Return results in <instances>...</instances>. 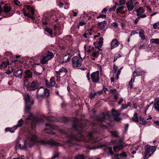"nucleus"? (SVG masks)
<instances>
[{"instance_id":"obj_1","label":"nucleus","mask_w":159,"mask_h":159,"mask_svg":"<svg viewBox=\"0 0 159 159\" xmlns=\"http://www.w3.org/2000/svg\"><path fill=\"white\" fill-rule=\"evenodd\" d=\"M26 139L24 141V144L21 145L19 143L20 138L18 137L16 140V146L18 148L22 149H26L28 147H31L38 142L40 143L43 144L48 143V142L42 139H38L36 134L34 131L29 132L26 136Z\"/></svg>"},{"instance_id":"obj_2","label":"nucleus","mask_w":159,"mask_h":159,"mask_svg":"<svg viewBox=\"0 0 159 159\" xmlns=\"http://www.w3.org/2000/svg\"><path fill=\"white\" fill-rule=\"evenodd\" d=\"M156 150L155 146H151L148 144L146 145L144 148L143 159H148L151 156Z\"/></svg>"},{"instance_id":"obj_3","label":"nucleus","mask_w":159,"mask_h":159,"mask_svg":"<svg viewBox=\"0 0 159 159\" xmlns=\"http://www.w3.org/2000/svg\"><path fill=\"white\" fill-rule=\"evenodd\" d=\"M60 132L63 134H66L69 139L67 140L68 144L69 146H72L74 144V141H79V139L77 138L75 135L72 134H66V131L63 129H61L60 130Z\"/></svg>"},{"instance_id":"obj_4","label":"nucleus","mask_w":159,"mask_h":159,"mask_svg":"<svg viewBox=\"0 0 159 159\" xmlns=\"http://www.w3.org/2000/svg\"><path fill=\"white\" fill-rule=\"evenodd\" d=\"M24 97L25 104V112L29 113L31 106L33 104L34 102L33 101H31L30 96L28 94H25Z\"/></svg>"},{"instance_id":"obj_5","label":"nucleus","mask_w":159,"mask_h":159,"mask_svg":"<svg viewBox=\"0 0 159 159\" xmlns=\"http://www.w3.org/2000/svg\"><path fill=\"white\" fill-rule=\"evenodd\" d=\"M49 95V90L46 89H45L41 87L39 88L37 91V97L39 99L44 97H48Z\"/></svg>"},{"instance_id":"obj_6","label":"nucleus","mask_w":159,"mask_h":159,"mask_svg":"<svg viewBox=\"0 0 159 159\" xmlns=\"http://www.w3.org/2000/svg\"><path fill=\"white\" fill-rule=\"evenodd\" d=\"M27 89L28 90L33 91L38 88L39 84L37 81H33L31 82H29L27 84H24Z\"/></svg>"},{"instance_id":"obj_7","label":"nucleus","mask_w":159,"mask_h":159,"mask_svg":"<svg viewBox=\"0 0 159 159\" xmlns=\"http://www.w3.org/2000/svg\"><path fill=\"white\" fill-rule=\"evenodd\" d=\"M83 60L77 56H75L72 59L73 66L74 67H80Z\"/></svg>"},{"instance_id":"obj_8","label":"nucleus","mask_w":159,"mask_h":159,"mask_svg":"<svg viewBox=\"0 0 159 159\" xmlns=\"http://www.w3.org/2000/svg\"><path fill=\"white\" fill-rule=\"evenodd\" d=\"M73 128L77 131H80L83 128L82 124L80 123L78 119L75 118L74 119L72 125Z\"/></svg>"},{"instance_id":"obj_9","label":"nucleus","mask_w":159,"mask_h":159,"mask_svg":"<svg viewBox=\"0 0 159 159\" xmlns=\"http://www.w3.org/2000/svg\"><path fill=\"white\" fill-rule=\"evenodd\" d=\"M32 75V73L29 70H25L23 75L24 84L25 85L26 82L29 81L28 79L31 78Z\"/></svg>"},{"instance_id":"obj_10","label":"nucleus","mask_w":159,"mask_h":159,"mask_svg":"<svg viewBox=\"0 0 159 159\" xmlns=\"http://www.w3.org/2000/svg\"><path fill=\"white\" fill-rule=\"evenodd\" d=\"M56 76L57 77L61 78L64 76L67 72V70L65 68L62 67L58 71H55Z\"/></svg>"},{"instance_id":"obj_11","label":"nucleus","mask_w":159,"mask_h":159,"mask_svg":"<svg viewBox=\"0 0 159 159\" xmlns=\"http://www.w3.org/2000/svg\"><path fill=\"white\" fill-rule=\"evenodd\" d=\"M91 77L93 83H100L98 71L93 72L91 75Z\"/></svg>"},{"instance_id":"obj_12","label":"nucleus","mask_w":159,"mask_h":159,"mask_svg":"<svg viewBox=\"0 0 159 159\" xmlns=\"http://www.w3.org/2000/svg\"><path fill=\"white\" fill-rule=\"evenodd\" d=\"M46 128L45 129V132L49 134H54L52 130L55 129L56 126L54 125L51 123H46L45 124Z\"/></svg>"},{"instance_id":"obj_13","label":"nucleus","mask_w":159,"mask_h":159,"mask_svg":"<svg viewBox=\"0 0 159 159\" xmlns=\"http://www.w3.org/2000/svg\"><path fill=\"white\" fill-rule=\"evenodd\" d=\"M112 116L114 117V119L117 121H120L121 120V118L119 117L121 115L120 111L112 109L111 111Z\"/></svg>"},{"instance_id":"obj_14","label":"nucleus","mask_w":159,"mask_h":159,"mask_svg":"<svg viewBox=\"0 0 159 159\" xmlns=\"http://www.w3.org/2000/svg\"><path fill=\"white\" fill-rule=\"evenodd\" d=\"M145 10L142 7H139L136 11V12L137 13V15L138 16L141 18H145L147 16L145 14H143V13L145 12Z\"/></svg>"},{"instance_id":"obj_15","label":"nucleus","mask_w":159,"mask_h":159,"mask_svg":"<svg viewBox=\"0 0 159 159\" xmlns=\"http://www.w3.org/2000/svg\"><path fill=\"white\" fill-rule=\"evenodd\" d=\"M45 84L48 88H51L53 87L55 84L54 78V77H51L49 81L46 80Z\"/></svg>"},{"instance_id":"obj_16","label":"nucleus","mask_w":159,"mask_h":159,"mask_svg":"<svg viewBox=\"0 0 159 159\" xmlns=\"http://www.w3.org/2000/svg\"><path fill=\"white\" fill-rule=\"evenodd\" d=\"M27 119L32 120V122H34V121H35L36 123L39 122H40V120H41L40 121H43V120L42 119H39L38 118L34 117L33 116V115L32 114H31L27 118Z\"/></svg>"},{"instance_id":"obj_17","label":"nucleus","mask_w":159,"mask_h":159,"mask_svg":"<svg viewBox=\"0 0 159 159\" xmlns=\"http://www.w3.org/2000/svg\"><path fill=\"white\" fill-rule=\"evenodd\" d=\"M119 44V43L118 41L116 39H113L111 43V49H112L118 46Z\"/></svg>"},{"instance_id":"obj_18","label":"nucleus","mask_w":159,"mask_h":159,"mask_svg":"<svg viewBox=\"0 0 159 159\" xmlns=\"http://www.w3.org/2000/svg\"><path fill=\"white\" fill-rule=\"evenodd\" d=\"M13 73L14 75L19 78H21L22 77L23 72L20 69L18 70H13Z\"/></svg>"},{"instance_id":"obj_19","label":"nucleus","mask_w":159,"mask_h":159,"mask_svg":"<svg viewBox=\"0 0 159 159\" xmlns=\"http://www.w3.org/2000/svg\"><path fill=\"white\" fill-rule=\"evenodd\" d=\"M97 120L100 122L103 121L105 119V115L104 113H102L96 117Z\"/></svg>"},{"instance_id":"obj_20","label":"nucleus","mask_w":159,"mask_h":159,"mask_svg":"<svg viewBox=\"0 0 159 159\" xmlns=\"http://www.w3.org/2000/svg\"><path fill=\"white\" fill-rule=\"evenodd\" d=\"M44 55L47 57V59L49 60H50L52 59L54 57V55L53 53L49 51H47L45 52Z\"/></svg>"},{"instance_id":"obj_21","label":"nucleus","mask_w":159,"mask_h":159,"mask_svg":"<svg viewBox=\"0 0 159 159\" xmlns=\"http://www.w3.org/2000/svg\"><path fill=\"white\" fill-rule=\"evenodd\" d=\"M98 25L100 30H102L106 25V22L105 20L99 22L98 23Z\"/></svg>"},{"instance_id":"obj_22","label":"nucleus","mask_w":159,"mask_h":159,"mask_svg":"<svg viewBox=\"0 0 159 159\" xmlns=\"http://www.w3.org/2000/svg\"><path fill=\"white\" fill-rule=\"evenodd\" d=\"M103 39L102 37L100 38L99 41L98 43V46H95V48L98 49L99 50L102 51V50L99 48H101L103 44Z\"/></svg>"},{"instance_id":"obj_23","label":"nucleus","mask_w":159,"mask_h":159,"mask_svg":"<svg viewBox=\"0 0 159 159\" xmlns=\"http://www.w3.org/2000/svg\"><path fill=\"white\" fill-rule=\"evenodd\" d=\"M49 60L44 54L40 58V62L42 64H46Z\"/></svg>"},{"instance_id":"obj_24","label":"nucleus","mask_w":159,"mask_h":159,"mask_svg":"<svg viewBox=\"0 0 159 159\" xmlns=\"http://www.w3.org/2000/svg\"><path fill=\"white\" fill-rule=\"evenodd\" d=\"M154 103L155 108L159 111V98L155 99Z\"/></svg>"},{"instance_id":"obj_25","label":"nucleus","mask_w":159,"mask_h":159,"mask_svg":"<svg viewBox=\"0 0 159 159\" xmlns=\"http://www.w3.org/2000/svg\"><path fill=\"white\" fill-rule=\"evenodd\" d=\"M127 8L128 10L129 11H131L134 8L133 4L132 2H128L126 3Z\"/></svg>"},{"instance_id":"obj_26","label":"nucleus","mask_w":159,"mask_h":159,"mask_svg":"<svg viewBox=\"0 0 159 159\" xmlns=\"http://www.w3.org/2000/svg\"><path fill=\"white\" fill-rule=\"evenodd\" d=\"M25 6L26 7V8L28 10L29 12L31 14V15L32 16L34 14V10L33 8L30 7V6L25 5Z\"/></svg>"},{"instance_id":"obj_27","label":"nucleus","mask_w":159,"mask_h":159,"mask_svg":"<svg viewBox=\"0 0 159 159\" xmlns=\"http://www.w3.org/2000/svg\"><path fill=\"white\" fill-rule=\"evenodd\" d=\"M9 64V62L8 61L3 62L0 65V69H3L5 68Z\"/></svg>"},{"instance_id":"obj_28","label":"nucleus","mask_w":159,"mask_h":159,"mask_svg":"<svg viewBox=\"0 0 159 159\" xmlns=\"http://www.w3.org/2000/svg\"><path fill=\"white\" fill-rule=\"evenodd\" d=\"M23 124V120L22 119H21L18 122L17 124L14 126V127L15 128V129H17V127H21Z\"/></svg>"},{"instance_id":"obj_29","label":"nucleus","mask_w":159,"mask_h":159,"mask_svg":"<svg viewBox=\"0 0 159 159\" xmlns=\"http://www.w3.org/2000/svg\"><path fill=\"white\" fill-rule=\"evenodd\" d=\"M139 37L142 40L145 39V37L144 34V32L142 30H140L139 32Z\"/></svg>"},{"instance_id":"obj_30","label":"nucleus","mask_w":159,"mask_h":159,"mask_svg":"<svg viewBox=\"0 0 159 159\" xmlns=\"http://www.w3.org/2000/svg\"><path fill=\"white\" fill-rule=\"evenodd\" d=\"M123 147L120 145L117 146H114L113 147L114 150L115 152H117L119 151L120 150H122L123 149Z\"/></svg>"},{"instance_id":"obj_31","label":"nucleus","mask_w":159,"mask_h":159,"mask_svg":"<svg viewBox=\"0 0 159 159\" xmlns=\"http://www.w3.org/2000/svg\"><path fill=\"white\" fill-rule=\"evenodd\" d=\"M75 159H86L85 156L83 154H79L75 157Z\"/></svg>"},{"instance_id":"obj_32","label":"nucleus","mask_w":159,"mask_h":159,"mask_svg":"<svg viewBox=\"0 0 159 159\" xmlns=\"http://www.w3.org/2000/svg\"><path fill=\"white\" fill-rule=\"evenodd\" d=\"M11 10V8L7 7V6H4L3 7V12L4 13H8Z\"/></svg>"},{"instance_id":"obj_33","label":"nucleus","mask_w":159,"mask_h":159,"mask_svg":"<svg viewBox=\"0 0 159 159\" xmlns=\"http://www.w3.org/2000/svg\"><path fill=\"white\" fill-rule=\"evenodd\" d=\"M132 120L135 122H138L139 121L137 117V114L136 113H135L133 117L132 118Z\"/></svg>"},{"instance_id":"obj_34","label":"nucleus","mask_w":159,"mask_h":159,"mask_svg":"<svg viewBox=\"0 0 159 159\" xmlns=\"http://www.w3.org/2000/svg\"><path fill=\"white\" fill-rule=\"evenodd\" d=\"M70 57L69 55H65L63 57L64 61L65 62H68L70 60Z\"/></svg>"},{"instance_id":"obj_35","label":"nucleus","mask_w":159,"mask_h":159,"mask_svg":"<svg viewBox=\"0 0 159 159\" xmlns=\"http://www.w3.org/2000/svg\"><path fill=\"white\" fill-rule=\"evenodd\" d=\"M22 12H23V14L25 16H27L28 17H30V18H31L32 19H33L34 18V16H32L31 14L28 13H26V12H25V11L24 9H23L22 10Z\"/></svg>"},{"instance_id":"obj_36","label":"nucleus","mask_w":159,"mask_h":159,"mask_svg":"<svg viewBox=\"0 0 159 159\" xmlns=\"http://www.w3.org/2000/svg\"><path fill=\"white\" fill-rule=\"evenodd\" d=\"M150 42L152 43L159 44V40L158 39H152L150 40Z\"/></svg>"},{"instance_id":"obj_37","label":"nucleus","mask_w":159,"mask_h":159,"mask_svg":"<svg viewBox=\"0 0 159 159\" xmlns=\"http://www.w3.org/2000/svg\"><path fill=\"white\" fill-rule=\"evenodd\" d=\"M133 77L132 78V80H133V82H134L135 79L136 77H137V76H140V74H138L135 71H134L133 72Z\"/></svg>"},{"instance_id":"obj_38","label":"nucleus","mask_w":159,"mask_h":159,"mask_svg":"<svg viewBox=\"0 0 159 159\" xmlns=\"http://www.w3.org/2000/svg\"><path fill=\"white\" fill-rule=\"evenodd\" d=\"M94 132L93 131L89 133L88 134V137L90 140H92L93 139V135H94Z\"/></svg>"},{"instance_id":"obj_39","label":"nucleus","mask_w":159,"mask_h":159,"mask_svg":"<svg viewBox=\"0 0 159 159\" xmlns=\"http://www.w3.org/2000/svg\"><path fill=\"white\" fill-rule=\"evenodd\" d=\"M107 152L109 153L110 155H112L113 154V152L112 150V148L111 147H108L107 149Z\"/></svg>"},{"instance_id":"obj_40","label":"nucleus","mask_w":159,"mask_h":159,"mask_svg":"<svg viewBox=\"0 0 159 159\" xmlns=\"http://www.w3.org/2000/svg\"><path fill=\"white\" fill-rule=\"evenodd\" d=\"M46 119L48 120H50V121H55L56 119L52 116H47L46 117Z\"/></svg>"},{"instance_id":"obj_41","label":"nucleus","mask_w":159,"mask_h":159,"mask_svg":"<svg viewBox=\"0 0 159 159\" xmlns=\"http://www.w3.org/2000/svg\"><path fill=\"white\" fill-rule=\"evenodd\" d=\"M45 30L49 33L50 35H52V32L51 29L48 28H47L45 29Z\"/></svg>"},{"instance_id":"obj_42","label":"nucleus","mask_w":159,"mask_h":159,"mask_svg":"<svg viewBox=\"0 0 159 159\" xmlns=\"http://www.w3.org/2000/svg\"><path fill=\"white\" fill-rule=\"evenodd\" d=\"M99 53L98 52H93L92 55L95 58H97Z\"/></svg>"},{"instance_id":"obj_43","label":"nucleus","mask_w":159,"mask_h":159,"mask_svg":"<svg viewBox=\"0 0 159 159\" xmlns=\"http://www.w3.org/2000/svg\"><path fill=\"white\" fill-rule=\"evenodd\" d=\"M153 26L154 29H159V22L154 23Z\"/></svg>"},{"instance_id":"obj_44","label":"nucleus","mask_w":159,"mask_h":159,"mask_svg":"<svg viewBox=\"0 0 159 159\" xmlns=\"http://www.w3.org/2000/svg\"><path fill=\"white\" fill-rule=\"evenodd\" d=\"M51 144H52L54 146H59L60 144L57 143L56 142L53 140V139L51 140V143H50Z\"/></svg>"},{"instance_id":"obj_45","label":"nucleus","mask_w":159,"mask_h":159,"mask_svg":"<svg viewBox=\"0 0 159 159\" xmlns=\"http://www.w3.org/2000/svg\"><path fill=\"white\" fill-rule=\"evenodd\" d=\"M119 155L121 157H125L127 156V155L125 152H123Z\"/></svg>"},{"instance_id":"obj_46","label":"nucleus","mask_w":159,"mask_h":159,"mask_svg":"<svg viewBox=\"0 0 159 159\" xmlns=\"http://www.w3.org/2000/svg\"><path fill=\"white\" fill-rule=\"evenodd\" d=\"M59 156V153H56L55 154L53 157H52V159H58V157Z\"/></svg>"},{"instance_id":"obj_47","label":"nucleus","mask_w":159,"mask_h":159,"mask_svg":"<svg viewBox=\"0 0 159 159\" xmlns=\"http://www.w3.org/2000/svg\"><path fill=\"white\" fill-rule=\"evenodd\" d=\"M113 72L114 73H116L118 67H117L115 65H114L113 66Z\"/></svg>"},{"instance_id":"obj_48","label":"nucleus","mask_w":159,"mask_h":159,"mask_svg":"<svg viewBox=\"0 0 159 159\" xmlns=\"http://www.w3.org/2000/svg\"><path fill=\"white\" fill-rule=\"evenodd\" d=\"M127 107L126 105L125 104H122V105L121 107V110H120V111L121 110H124Z\"/></svg>"},{"instance_id":"obj_49","label":"nucleus","mask_w":159,"mask_h":159,"mask_svg":"<svg viewBox=\"0 0 159 159\" xmlns=\"http://www.w3.org/2000/svg\"><path fill=\"white\" fill-rule=\"evenodd\" d=\"M121 57V56H120V55L117 54V55H116V56H115V57H114L113 62H115L118 58H119Z\"/></svg>"},{"instance_id":"obj_50","label":"nucleus","mask_w":159,"mask_h":159,"mask_svg":"<svg viewBox=\"0 0 159 159\" xmlns=\"http://www.w3.org/2000/svg\"><path fill=\"white\" fill-rule=\"evenodd\" d=\"M133 80H132V79H131L130 81L129 82V88L131 89H132L133 88Z\"/></svg>"},{"instance_id":"obj_51","label":"nucleus","mask_w":159,"mask_h":159,"mask_svg":"<svg viewBox=\"0 0 159 159\" xmlns=\"http://www.w3.org/2000/svg\"><path fill=\"white\" fill-rule=\"evenodd\" d=\"M124 8L126 9V7L123 6H120L118 7L116 10V11L122 10Z\"/></svg>"},{"instance_id":"obj_52","label":"nucleus","mask_w":159,"mask_h":159,"mask_svg":"<svg viewBox=\"0 0 159 159\" xmlns=\"http://www.w3.org/2000/svg\"><path fill=\"white\" fill-rule=\"evenodd\" d=\"M140 120L142 121V125H145L146 124L147 122H146V121L145 120L144 118L143 117H141L140 118Z\"/></svg>"},{"instance_id":"obj_53","label":"nucleus","mask_w":159,"mask_h":159,"mask_svg":"<svg viewBox=\"0 0 159 159\" xmlns=\"http://www.w3.org/2000/svg\"><path fill=\"white\" fill-rule=\"evenodd\" d=\"M126 2V1L125 0H120L119 1L120 5H121L125 4Z\"/></svg>"},{"instance_id":"obj_54","label":"nucleus","mask_w":159,"mask_h":159,"mask_svg":"<svg viewBox=\"0 0 159 159\" xmlns=\"http://www.w3.org/2000/svg\"><path fill=\"white\" fill-rule=\"evenodd\" d=\"M106 17V15H100L97 17V18H105Z\"/></svg>"},{"instance_id":"obj_55","label":"nucleus","mask_w":159,"mask_h":159,"mask_svg":"<svg viewBox=\"0 0 159 159\" xmlns=\"http://www.w3.org/2000/svg\"><path fill=\"white\" fill-rule=\"evenodd\" d=\"M117 92V90L116 89H111L110 90V92L112 93H114Z\"/></svg>"},{"instance_id":"obj_56","label":"nucleus","mask_w":159,"mask_h":159,"mask_svg":"<svg viewBox=\"0 0 159 159\" xmlns=\"http://www.w3.org/2000/svg\"><path fill=\"white\" fill-rule=\"evenodd\" d=\"M85 24V23L84 21H81L79 22L78 28H79V26H82Z\"/></svg>"},{"instance_id":"obj_57","label":"nucleus","mask_w":159,"mask_h":159,"mask_svg":"<svg viewBox=\"0 0 159 159\" xmlns=\"http://www.w3.org/2000/svg\"><path fill=\"white\" fill-rule=\"evenodd\" d=\"M3 4L4 2H1L0 3V16H1V14L2 12V11L1 8V5Z\"/></svg>"},{"instance_id":"obj_58","label":"nucleus","mask_w":159,"mask_h":159,"mask_svg":"<svg viewBox=\"0 0 159 159\" xmlns=\"http://www.w3.org/2000/svg\"><path fill=\"white\" fill-rule=\"evenodd\" d=\"M111 134L112 136L115 137H117L118 136L116 133L115 131L111 132Z\"/></svg>"},{"instance_id":"obj_59","label":"nucleus","mask_w":159,"mask_h":159,"mask_svg":"<svg viewBox=\"0 0 159 159\" xmlns=\"http://www.w3.org/2000/svg\"><path fill=\"white\" fill-rule=\"evenodd\" d=\"M116 6H113L112 7H111L109 9V11H115L116 8Z\"/></svg>"},{"instance_id":"obj_60","label":"nucleus","mask_w":159,"mask_h":159,"mask_svg":"<svg viewBox=\"0 0 159 159\" xmlns=\"http://www.w3.org/2000/svg\"><path fill=\"white\" fill-rule=\"evenodd\" d=\"M13 128L14 129V130H11V129H6L5 130H6V131H9L11 133H13L14 132L15 130V128L14 127H14Z\"/></svg>"},{"instance_id":"obj_61","label":"nucleus","mask_w":159,"mask_h":159,"mask_svg":"<svg viewBox=\"0 0 159 159\" xmlns=\"http://www.w3.org/2000/svg\"><path fill=\"white\" fill-rule=\"evenodd\" d=\"M127 10L126 9H125V11H123V10H120V11H117V13H121L122 14H124L125 12L126 11H127Z\"/></svg>"},{"instance_id":"obj_62","label":"nucleus","mask_w":159,"mask_h":159,"mask_svg":"<svg viewBox=\"0 0 159 159\" xmlns=\"http://www.w3.org/2000/svg\"><path fill=\"white\" fill-rule=\"evenodd\" d=\"M140 18H141V17H139V16H138V17H137L135 20L134 21V23L135 24H137L138 23V22L139 21V20Z\"/></svg>"},{"instance_id":"obj_63","label":"nucleus","mask_w":159,"mask_h":159,"mask_svg":"<svg viewBox=\"0 0 159 159\" xmlns=\"http://www.w3.org/2000/svg\"><path fill=\"white\" fill-rule=\"evenodd\" d=\"M118 25V24L117 23H116V22H113L112 26L113 27H114L115 28L116 27H117Z\"/></svg>"},{"instance_id":"obj_64","label":"nucleus","mask_w":159,"mask_h":159,"mask_svg":"<svg viewBox=\"0 0 159 159\" xmlns=\"http://www.w3.org/2000/svg\"><path fill=\"white\" fill-rule=\"evenodd\" d=\"M86 77L87 78V79L89 81L90 80V74H89V72H88V73L87 74V75L86 76Z\"/></svg>"}]
</instances>
